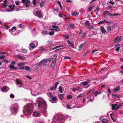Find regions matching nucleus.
<instances>
[{"label":"nucleus","mask_w":123,"mask_h":123,"mask_svg":"<svg viewBox=\"0 0 123 123\" xmlns=\"http://www.w3.org/2000/svg\"><path fill=\"white\" fill-rule=\"evenodd\" d=\"M2 62H4L6 63H8L9 62V61H7L6 60L4 59L2 60Z\"/></svg>","instance_id":"60"},{"label":"nucleus","mask_w":123,"mask_h":123,"mask_svg":"<svg viewBox=\"0 0 123 123\" xmlns=\"http://www.w3.org/2000/svg\"><path fill=\"white\" fill-rule=\"evenodd\" d=\"M25 63L24 62H22L21 63H19L18 65V66L19 67H21L22 66H23L25 65Z\"/></svg>","instance_id":"41"},{"label":"nucleus","mask_w":123,"mask_h":123,"mask_svg":"<svg viewBox=\"0 0 123 123\" xmlns=\"http://www.w3.org/2000/svg\"><path fill=\"white\" fill-rule=\"evenodd\" d=\"M76 90L79 92H80L81 91V88L79 87H77L76 89Z\"/></svg>","instance_id":"51"},{"label":"nucleus","mask_w":123,"mask_h":123,"mask_svg":"<svg viewBox=\"0 0 123 123\" xmlns=\"http://www.w3.org/2000/svg\"><path fill=\"white\" fill-rule=\"evenodd\" d=\"M16 30V27H14L9 30V32L12 34H13V32H15Z\"/></svg>","instance_id":"15"},{"label":"nucleus","mask_w":123,"mask_h":123,"mask_svg":"<svg viewBox=\"0 0 123 123\" xmlns=\"http://www.w3.org/2000/svg\"><path fill=\"white\" fill-rule=\"evenodd\" d=\"M68 27L69 28H74V24L72 23L69 24Z\"/></svg>","instance_id":"37"},{"label":"nucleus","mask_w":123,"mask_h":123,"mask_svg":"<svg viewBox=\"0 0 123 123\" xmlns=\"http://www.w3.org/2000/svg\"><path fill=\"white\" fill-rule=\"evenodd\" d=\"M101 91H96L94 93V95L96 96L98 94H101Z\"/></svg>","instance_id":"34"},{"label":"nucleus","mask_w":123,"mask_h":123,"mask_svg":"<svg viewBox=\"0 0 123 123\" xmlns=\"http://www.w3.org/2000/svg\"><path fill=\"white\" fill-rule=\"evenodd\" d=\"M51 61V59L49 58V59H44L43 60H42L41 61H42V63L43 64V65L45 66L46 65V64L47 62L49 61Z\"/></svg>","instance_id":"9"},{"label":"nucleus","mask_w":123,"mask_h":123,"mask_svg":"<svg viewBox=\"0 0 123 123\" xmlns=\"http://www.w3.org/2000/svg\"><path fill=\"white\" fill-rule=\"evenodd\" d=\"M57 3L58 4V5L60 6L61 8V9H62V5L60 1H57Z\"/></svg>","instance_id":"57"},{"label":"nucleus","mask_w":123,"mask_h":123,"mask_svg":"<svg viewBox=\"0 0 123 123\" xmlns=\"http://www.w3.org/2000/svg\"><path fill=\"white\" fill-rule=\"evenodd\" d=\"M34 42L35 43H36V44H35L34 43H31L30 44V45L31 46V47L33 49L35 48L36 46H37V45L38 43L37 42V41H34Z\"/></svg>","instance_id":"11"},{"label":"nucleus","mask_w":123,"mask_h":123,"mask_svg":"<svg viewBox=\"0 0 123 123\" xmlns=\"http://www.w3.org/2000/svg\"><path fill=\"white\" fill-rule=\"evenodd\" d=\"M5 56L4 55H2L0 56V59H2L5 58Z\"/></svg>","instance_id":"58"},{"label":"nucleus","mask_w":123,"mask_h":123,"mask_svg":"<svg viewBox=\"0 0 123 123\" xmlns=\"http://www.w3.org/2000/svg\"><path fill=\"white\" fill-rule=\"evenodd\" d=\"M59 89L60 92L61 93H62V87L61 86H59Z\"/></svg>","instance_id":"43"},{"label":"nucleus","mask_w":123,"mask_h":123,"mask_svg":"<svg viewBox=\"0 0 123 123\" xmlns=\"http://www.w3.org/2000/svg\"><path fill=\"white\" fill-rule=\"evenodd\" d=\"M24 25L21 24H20L19 25V27L20 28H23L24 27Z\"/></svg>","instance_id":"64"},{"label":"nucleus","mask_w":123,"mask_h":123,"mask_svg":"<svg viewBox=\"0 0 123 123\" xmlns=\"http://www.w3.org/2000/svg\"><path fill=\"white\" fill-rule=\"evenodd\" d=\"M120 89V86H118L116 87V92L119 90Z\"/></svg>","instance_id":"48"},{"label":"nucleus","mask_w":123,"mask_h":123,"mask_svg":"<svg viewBox=\"0 0 123 123\" xmlns=\"http://www.w3.org/2000/svg\"><path fill=\"white\" fill-rule=\"evenodd\" d=\"M24 67V70H31V69L30 68V67L28 66H25Z\"/></svg>","instance_id":"29"},{"label":"nucleus","mask_w":123,"mask_h":123,"mask_svg":"<svg viewBox=\"0 0 123 123\" xmlns=\"http://www.w3.org/2000/svg\"><path fill=\"white\" fill-rule=\"evenodd\" d=\"M110 115L111 117L113 120V122H115V120L114 119V118L113 117V116H114V114L113 113H112L110 114Z\"/></svg>","instance_id":"33"},{"label":"nucleus","mask_w":123,"mask_h":123,"mask_svg":"<svg viewBox=\"0 0 123 123\" xmlns=\"http://www.w3.org/2000/svg\"><path fill=\"white\" fill-rule=\"evenodd\" d=\"M71 14L72 16L76 17L78 16L79 14L76 11H75L74 12H72Z\"/></svg>","instance_id":"18"},{"label":"nucleus","mask_w":123,"mask_h":123,"mask_svg":"<svg viewBox=\"0 0 123 123\" xmlns=\"http://www.w3.org/2000/svg\"><path fill=\"white\" fill-rule=\"evenodd\" d=\"M37 103L38 110L44 116H47L48 112L47 111V105L46 101L42 98L37 99Z\"/></svg>","instance_id":"1"},{"label":"nucleus","mask_w":123,"mask_h":123,"mask_svg":"<svg viewBox=\"0 0 123 123\" xmlns=\"http://www.w3.org/2000/svg\"><path fill=\"white\" fill-rule=\"evenodd\" d=\"M108 120L106 118H104L102 121L103 123H106L108 121Z\"/></svg>","instance_id":"30"},{"label":"nucleus","mask_w":123,"mask_h":123,"mask_svg":"<svg viewBox=\"0 0 123 123\" xmlns=\"http://www.w3.org/2000/svg\"><path fill=\"white\" fill-rule=\"evenodd\" d=\"M63 47V46L62 45H61L58 46H57L55 47H54V48H53L52 49L54 50L58 48H60V47Z\"/></svg>","instance_id":"32"},{"label":"nucleus","mask_w":123,"mask_h":123,"mask_svg":"<svg viewBox=\"0 0 123 123\" xmlns=\"http://www.w3.org/2000/svg\"><path fill=\"white\" fill-rule=\"evenodd\" d=\"M51 100V102L54 103H56L57 101V98L55 97H53L52 98Z\"/></svg>","instance_id":"14"},{"label":"nucleus","mask_w":123,"mask_h":123,"mask_svg":"<svg viewBox=\"0 0 123 123\" xmlns=\"http://www.w3.org/2000/svg\"><path fill=\"white\" fill-rule=\"evenodd\" d=\"M108 15L110 17H113L115 16V14H112L108 12Z\"/></svg>","instance_id":"40"},{"label":"nucleus","mask_w":123,"mask_h":123,"mask_svg":"<svg viewBox=\"0 0 123 123\" xmlns=\"http://www.w3.org/2000/svg\"><path fill=\"white\" fill-rule=\"evenodd\" d=\"M108 12L109 11H105L104 12L103 14V17L104 18L106 17L107 14L108 15Z\"/></svg>","instance_id":"21"},{"label":"nucleus","mask_w":123,"mask_h":123,"mask_svg":"<svg viewBox=\"0 0 123 123\" xmlns=\"http://www.w3.org/2000/svg\"><path fill=\"white\" fill-rule=\"evenodd\" d=\"M39 2L37 1L36 0H33V3L34 6L36 5L37 4L39 3Z\"/></svg>","instance_id":"27"},{"label":"nucleus","mask_w":123,"mask_h":123,"mask_svg":"<svg viewBox=\"0 0 123 123\" xmlns=\"http://www.w3.org/2000/svg\"><path fill=\"white\" fill-rule=\"evenodd\" d=\"M56 88V87L55 86H53L52 87V88H51V90H54Z\"/></svg>","instance_id":"54"},{"label":"nucleus","mask_w":123,"mask_h":123,"mask_svg":"<svg viewBox=\"0 0 123 123\" xmlns=\"http://www.w3.org/2000/svg\"><path fill=\"white\" fill-rule=\"evenodd\" d=\"M18 106L17 105H15L11 108V110L12 114L15 115L18 112Z\"/></svg>","instance_id":"4"},{"label":"nucleus","mask_w":123,"mask_h":123,"mask_svg":"<svg viewBox=\"0 0 123 123\" xmlns=\"http://www.w3.org/2000/svg\"><path fill=\"white\" fill-rule=\"evenodd\" d=\"M56 60H53L51 64V66L52 68H54Z\"/></svg>","instance_id":"16"},{"label":"nucleus","mask_w":123,"mask_h":123,"mask_svg":"<svg viewBox=\"0 0 123 123\" xmlns=\"http://www.w3.org/2000/svg\"><path fill=\"white\" fill-rule=\"evenodd\" d=\"M111 106L112 107V109L114 110L115 109V104H111Z\"/></svg>","instance_id":"31"},{"label":"nucleus","mask_w":123,"mask_h":123,"mask_svg":"<svg viewBox=\"0 0 123 123\" xmlns=\"http://www.w3.org/2000/svg\"><path fill=\"white\" fill-rule=\"evenodd\" d=\"M40 49L41 50V52L45 51V49L41 47L40 48Z\"/></svg>","instance_id":"44"},{"label":"nucleus","mask_w":123,"mask_h":123,"mask_svg":"<svg viewBox=\"0 0 123 123\" xmlns=\"http://www.w3.org/2000/svg\"><path fill=\"white\" fill-rule=\"evenodd\" d=\"M9 89L8 87L5 86L3 88H1V90L2 92L5 91V92H6L7 90H9Z\"/></svg>","instance_id":"17"},{"label":"nucleus","mask_w":123,"mask_h":123,"mask_svg":"<svg viewBox=\"0 0 123 123\" xmlns=\"http://www.w3.org/2000/svg\"><path fill=\"white\" fill-rule=\"evenodd\" d=\"M80 11L81 13H82L85 12V10L83 9H81L80 10Z\"/></svg>","instance_id":"61"},{"label":"nucleus","mask_w":123,"mask_h":123,"mask_svg":"<svg viewBox=\"0 0 123 123\" xmlns=\"http://www.w3.org/2000/svg\"><path fill=\"white\" fill-rule=\"evenodd\" d=\"M66 39H68L69 38V36H67L66 35H65V36L64 37Z\"/></svg>","instance_id":"62"},{"label":"nucleus","mask_w":123,"mask_h":123,"mask_svg":"<svg viewBox=\"0 0 123 123\" xmlns=\"http://www.w3.org/2000/svg\"><path fill=\"white\" fill-rule=\"evenodd\" d=\"M37 16L39 18H42L43 17L42 14L40 10H38L36 13Z\"/></svg>","instance_id":"8"},{"label":"nucleus","mask_w":123,"mask_h":123,"mask_svg":"<svg viewBox=\"0 0 123 123\" xmlns=\"http://www.w3.org/2000/svg\"><path fill=\"white\" fill-rule=\"evenodd\" d=\"M42 63V61H40V62L39 63H37V64H36V65L37 66H38L39 67H40L41 65V63Z\"/></svg>","instance_id":"52"},{"label":"nucleus","mask_w":123,"mask_h":123,"mask_svg":"<svg viewBox=\"0 0 123 123\" xmlns=\"http://www.w3.org/2000/svg\"><path fill=\"white\" fill-rule=\"evenodd\" d=\"M10 97L11 98H13L14 97V95L13 94L11 93L10 95Z\"/></svg>","instance_id":"53"},{"label":"nucleus","mask_w":123,"mask_h":123,"mask_svg":"<svg viewBox=\"0 0 123 123\" xmlns=\"http://www.w3.org/2000/svg\"><path fill=\"white\" fill-rule=\"evenodd\" d=\"M121 105V104H120L118 105L116 103V110H117L120 108Z\"/></svg>","instance_id":"35"},{"label":"nucleus","mask_w":123,"mask_h":123,"mask_svg":"<svg viewBox=\"0 0 123 123\" xmlns=\"http://www.w3.org/2000/svg\"><path fill=\"white\" fill-rule=\"evenodd\" d=\"M121 36H120L119 37L116 38V43H118V42H120L121 40Z\"/></svg>","instance_id":"28"},{"label":"nucleus","mask_w":123,"mask_h":123,"mask_svg":"<svg viewBox=\"0 0 123 123\" xmlns=\"http://www.w3.org/2000/svg\"><path fill=\"white\" fill-rule=\"evenodd\" d=\"M15 3L16 5H19L20 3L19 1H17L15 2Z\"/></svg>","instance_id":"59"},{"label":"nucleus","mask_w":123,"mask_h":123,"mask_svg":"<svg viewBox=\"0 0 123 123\" xmlns=\"http://www.w3.org/2000/svg\"><path fill=\"white\" fill-rule=\"evenodd\" d=\"M67 42L69 45L73 48H74V43H72V42L69 40H68L67 41Z\"/></svg>","instance_id":"19"},{"label":"nucleus","mask_w":123,"mask_h":123,"mask_svg":"<svg viewBox=\"0 0 123 123\" xmlns=\"http://www.w3.org/2000/svg\"><path fill=\"white\" fill-rule=\"evenodd\" d=\"M70 118L69 116H65L61 113L57 114L54 116L51 123H63L65 118L70 119Z\"/></svg>","instance_id":"2"},{"label":"nucleus","mask_w":123,"mask_h":123,"mask_svg":"<svg viewBox=\"0 0 123 123\" xmlns=\"http://www.w3.org/2000/svg\"><path fill=\"white\" fill-rule=\"evenodd\" d=\"M15 5H9L8 7L10 8V9H6V12H11L13 11L14 10Z\"/></svg>","instance_id":"6"},{"label":"nucleus","mask_w":123,"mask_h":123,"mask_svg":"<svg viewBox=\"0 0 123 123\" xmlns=\"http://www.w3.org/2000/svg\"><path fill=\"white\" fill-rule=\"evenodd\" d=\"M14 66L13 65H12L11 64H10L9 66V68L10 69H13Z\"/></svg>","instance_id":"47"},{"label":"nucleus","mask_w":123,"mask_h":123,"mask_svg":"<svg viewBox=\"0 0 123 123\" xmlns=\"http://www.w3.org/2000/svg\"><path fill=\"white\" fill-rule=\"evenodd\" d=\"M20 51L23 53L27 54V51L25 49H20Z\"/></svg>","instance_id":"25"},{"label":"nucleus","mask_w":123,"mask_h":123,"mask_svg":"<svg viewBox=\"0 0 123 123\" xmlns=\"http://www.w3.org/2000/svg\"><path fill=\"white\" fill-rule=\"evenodd\" d=\"M60 82V81H58L55 82L54 84L55 86L57 88V86L59 84Z\"/></svg>","instance_id":"45"},{"label":"nucleus","mask_w":123,"mask_h":123,"mask_svg":"<svg viewBox=\"0 0 123 123\" xmlns=\"http://www.w3.org/2000/svg\"><path fill=\"white\" fill-rule=\"evenodd\" d=\"M54 33L55 32L54 31H51L49 33V34L50 36H52L54 34Z\"/></svg>","instance_id":"50"},{"label":"nucleus","mask_w":123,"mask_h":123,"mask_svg":"<svg viewBox=\"0 0 123 123\" xmlns=\"http://www.w3.org/2000/svg\"><path fill=\"white\" fill-rule=\"evenodd\" d=\"M85 25H86V27L88 29H93V25H90L89 22L87 21L85 22Z\"/></svg>","instance_id":"5"},{"label":"nucleus","mask_w":123,"mask_h":123,"mask_svg":"<svg viewBox=\"0 0 123 123\" xmlns=\"http://www.w3.org/2000/svg\"><path fill=\"white\" fill-rule=\"evenodd\" d=\"M7 1V0H5L3 2V7L4 8H6L7 7V5L6 4V3Z\"/></svg>","instance_id":"22"},{"label":"nucleus","mask_w":123,"mask_h":123,"mask_svg":"<svg viewBox=\"0 0 123 123\" xmlns=\"http://www.w3.org/2000/svg\"><path fill=\"white\" fill-rule=\"evenodd\" d=\"M41 33L42 34L44 35H46L47 34V32L46 29H44L42 30Z\"/></svg>","instance_id":"23"},{"label":"nucleus","mask_w":123,"mask_h":123,"mask_svg":"<svg viewBox=\"0 0 123 123\" xmlns=\"http://www.w3.org/2000/svg\"><path fill=\"white\" fill-rule=\"evenodd\" d=\"M93 6H91L90 7L88 10V11L89 12L92 9Z\"/></svg>","instance_id":"55"},{"label":"nucleus","mask_w":123,"mask_h":123,"mask_svg":"<svg viewBox=\"0 0 123 123\" xmlns=\"http://www.w3.org/2000/svg\"><path fill=\"white\" fill-rule=\"evenodd\" d=\"M83 46V44H81L80 45L79 47V51L81 50L82 49Z\"/></svg>","instance_id":"46"},{"label":"nucleus","mask_w":123,"mask_h":123,"mask_svg":"<svg viewBox=\"0 0 123 123\" xmlns=\"http://www.w3.org/2000/svg\"><path fill=\"white\" fill-rule=\"evenodd\" d=\"M16 82L17 84L21 85H22L23 84V82L22 81L17 80Z\"/></svg>","instance_id":"38"},{"label":"nucleus","mask_w":123,"mask_h":123,"mask_svg":"<svg viewBox=\"0 0 123 123\" xmlns=\"http://www.w3.org/2000/svg\"><path fill=\"white\" fill-rule=\"evenodd\" d=\"M22 1L23 4L25 5L27 7H28L30 6L31 1L29 0H22Z\"/></svg>","instance_id":"7"},{"label":"nucleus","mask_w":123,"mask_h":123,"mask_svg":"<svg viewBox=\"0 0 123 123\" xmlns=\"http://www.w3.org/2000/svg\"><path fill=\"white\" fill-rule=\"evenodd\" d=\"M47 95L49 97H52L53 96V93L52 92H49L47 93Z\"/></svg>","instance_id":"42"},{"label":"nucleus","mask_w":123,"mask_h":123,"mask_svg":"<svg viewBox=\"0 0 123 123\" xmlns=\"http://www.w3.org/2000/svg\"><path fill=\"white\" fill-rule=\"evenodd\" d=\"M111 28L109 26H107V30L108 32L110 31L111 30Z\"/></svg>","instance_id":"49"},{"label":"nucleus","mask_w":123,"mask_h":123,"mask_svg":"<svg viewBox=\"0 0 123 123\" xmlns=\"http://www.w3.org/2000/svg\"><path fill=\"white\" fill-rule=\"evenodd\" d=\"M33 116L36 117H39L41 116L40 113L37 111H35L33 112Z\"/></svg>","instance_id":"12"},{"label":"nucleus","mask_w":123,"mask_h":123,"mask_svg":"<svg viewBox=\"0 0 123 123\" xmlns=\"http://www.w3.org/2000/svg\"><path fill=\"white\" fill-rule=\"evenodd\" d=\"M90 80H87L86 81L83 82L81 83L82 85L84 86H86L90 82Z\"/></svg>","instance_id":"13"},{"label":"nucleus","mask_w":123,"mask_h":123,"mask_svg":"<svg viewBox=\"0 0 123 123\" xmlns=\"http://www.w3.org/2000/svg\"><path fill=\"white\" fill-rule=\"evenodd\" d=\"M52 27L53 28L55 29H52V31H57L58 29V28H59V26L56 25H52Z\"/></svg>","instance_id":"20"},{"label":"nucleus","mask_w":123,"mask_h":123,"mask_svg":"<svg viewBox=\"0 0 123 123\" xmlns=\"http://www.w3.org/2000/svg\"><path fill=\"white\" fill-rule=\"evenodd\" d=\"M10 27V26H9L7 25H5V28L6 29H8Z\"/></svg>","instance_id":"56"},{"label":"nucleus","mask_w":123,"mask_h":123,"mask_svg":"<svg viewBox=\"0 0 123 123\" xmlns=\"http://www.w3.org/2000/svg\"><path fill=\"white\" fill-rule=\"evenodd\" d=\"M100 30L101 31L102 33L104 34L105 33V30L104 29V28L103 27V26H101V27L100 28Z\"/></svg>","instance_id":"26"},{"label":"nucleus","mask_w":123,"mask_h":123,"mask_svg":"<svg viewBox=\"0 0 123 123\" xmlns=\"http://www.w3.org/2000/svg\"><path fill=\"white\" fill-rule=\"evenodd\" d=\"M44 5V1L42 2L40 4V6L41 7H43Z\"/></svg>","instance_id":"39"},{"label":"nucleus","mask_w":123,"mask_h":123,"mask_svg":"<svg viewBox=\"0 0 123 123\" xmlns=\"http://www.w3.org/2000/svg\"><path fill=\"white\" fill-rule=\"evenodd\" d=\"M72 98V96L71 95H68L67 96V98L68 99H71Z\"/></svg>","instance_id":"63"},{"label":"nucleus","mask_w":123,"mask_h":123,"mask_svg":"<svg viewBox=\"0 0 123 123\" xmlns=\"http://www.w3.org/2000/svg\"><path fill=\"white\" fill-rule=\"evenodd\" d=\"M65 95L64 94H58V96L59 99L61 100H62L63 98V96Z\"/></svg>","instance_id":"24"},{"label":"nucleus","mask_w":123,"mask_h":123,"mask_svg":"<svg viewBox=\"0 0 123 123\" xmlns=\"http://www.w3.org/2000/svg\"><path fill=\"white\" fill-rule=\"evenodd\" d=\"M33 108L32 105H28L24 107L23 113L27 118H29L32 114Z\"/></svg>","instance_id":"3"},{"label":"nucleus","mask_w":123,"mask_h":123,"mask_svg":"<svg viewBox=\"0 0 123 123\" xmlns=\"http://www.w3.org/2000/svg\"><path fill=\"white\" fill-rule=\"evenodd\" d=\"M117 46H118L119 47H117L116 49V50L118 51L120 48V44H116V47H117Z\"/></svg>","instance_id":"36"},{"label":"nucleus","mask_w":123,"mask_h":123,"mask_svg":"<svg viewBox=\"0 0 123 123\" xmlns=\"http://www.w3.org/2000/svg\"><path fill=\"white\" fill-rule=\"evenodd\" d=\"M16 57L21 60L24 61L26 59V58L23 55H16Z\"/></svg>","instance_id":"10"}]
</instances>
